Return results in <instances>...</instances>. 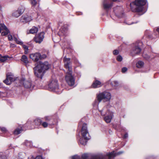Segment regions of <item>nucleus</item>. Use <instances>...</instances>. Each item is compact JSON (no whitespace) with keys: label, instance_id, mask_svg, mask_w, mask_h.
Instances as JSON below:
<instances>
[{"label":"nucleus","instance_id":"f257e3e1","mask_svg":"<svg viewBox=\"0 0 159 159\" xmlns=\"http://www.w3.org/2000/svg\"><path fill=\"white\" fill-rule=\"evenodd\" d=\"M63 61L65 67L67 70L65 76L66 81L69 85L72 86L74 84L75 81L72 75V71L70 59L65 57Z\"/></svg>","mask_w":159,"mask_h":159},{"label":"nucleus","instance_id":"f03ea898","mask_svg":"<svg viewBox=\"0 0 159 159\" xmlns=\"http://www.w3.org/2000/svg\"><path fill=\"white\" fill-rule=\"evenodd\" d=\"M50 67V65L48 62H39L34 69L35 76L38 78L42 79L45 70H48Z\"/></svg>","mask_w":159,"mask_h":159},{"label":"nucleus","instance_id":"7ed1b4c3","mask_svg":"<svg viewBox=\"0 0 159 159\" xmlns=\"http://www.w3.org/2000/svg\"><path fill=\"white\" fill-rule=\"evenodd\" d=\"M146 2V0H135L130 3V6L133 11L140 12L142 11L143 6Z\"/></svg>","mask_w":159,"mask_h":159},{"label":"nucleus","instance_id":"20e7f679","mask_svg":"<svg viewBox=\"0 0 159 159\" xmlns=\"http://www.w3.org/2000/svg\"><path fill=\"white\" fill-rule=\"evenodd\" d=\"M81 134L82 137L80 139V143L82 145H85L87 140L90 138L86 124H83L81 129Z\"/></svg>","mask_w":159,"mask_h":159},{"label":"nucleus","instance_id":"39448f33","mask_svg":"<svg viewBox=\"0 0 159 159\" xmlns=\"http://www.w3.org/2000/svg\"><path fill=\"white\" fill-rule=\"evenodd\" d=\"M97 96L99 102L102 100H103L104 102L108 101L111 98L110 93L107 92L100 93L97 95Z\"/></svg>","mask_w":159,"mask_h":159},{"label":"nucleus","instance_id":"423d86ee","mask_svg":"<svg viewBox=\"0 0 159 159\" xmlns=\"http://www.w3.org/2000/svg\"><path fill=\"white\" fill-rule=\"evenodd\" d=\"M99 111L100 112L101 115L102 116H104L106 114L108 115L104 117V119L107 123H109L110 122L113 116V113L109 111L106 112V110L105 108L103 109V110H99Z\"/></svg>","mask_w":159,"mask_h":159},{"label":"nucleus","instance_id":"0eeeda50","mask_svg":"<svg viewBox=\"0 0 159 159\" xmlns=\"http://www.w3.org/2000/svg\"><path fill=\"white\" fill-rule=\"evenodd\" d=\"M48 89L50 91H56L58 89V85L57 81L56 80H53L50 81L48 84Z\"/></svg>","mask_w":159,"mask_h":159},{"label":"nucleus","instance_id":"6e6552de","mask_svg":"<svg viewBox=\"0 0 159 159\" xmlns=\"http://www.w3.org/2000/svg\"><path fill=\"white\" fill-rule=\"evenodd\" d=\"M24 11V8L22 6L19 7L17 10L14 12L12 16L16 17H18L21 15Z\"/></svg>","mask_w":159,"mask_h":159},{"label":"nucleus","instance_id":"1a4fd4ad","mask_svg":"<svg viewBox=\"0 0 159 159\" xmlns=\"http://www.w3.org/2000/svg\"><path fill=\"white\" fill-rule=\"evenodd\" d=\"M30 58L34 61H37L41 57V55L39 53L36 52L30 55Z\"/></svg>","mask_w":159,"mask_h":159},{"label":"nucleus","instance_id":"9d476101","mask_svg":"<svg viewBox=\"0 0 159 159\" xmlns=\"http://www.w3.org/2000/svg\"><path fill=\"white\" fill-rule=\"evenodd\" d=\"M44 34L43 32H41L39 34L34 38L35 41L37 43H41L44 38Z\"/></svg>","mask_w":159,"mask_h":159},{"label":"nucleus","instance_id":"9b49d317","mask_svg":"<svg viewBox=\"0 0 159 159\" xmlns=\"http://www.w3.org/2000/svg\"><path fill=\"white\" fill-rule=\"evenodd\" d=\"M32 19L30 16H29L27 15L22 16L20 19V21L24 23H27L30 21L32 20Z\"/></svg>","mask_w":159,"mask_h":159},{"label":"nucleus","instance_id":"f8f14e48","mask_svg":"<svg viewBox=\"0 0 159 159\" xmlns=\"http://www.w3.org/2000/svg\"><path fill=\"white\" fill-rule=\"evenodd\" d=\"M0 26L1 27L2 30H5V31H3L2 33V35L3 36H5L7 34L10 32L7 27L3 24H0Z\"/></svg>","mask_w":159,"mask_h":159},{"label":"nucleus","instance_id":"ddd939ff","mask_svg":"<svg viewBox=\"0 0 159 159\" xmlns=\"http://www.w3.org/2000/svg\"><path fill=\"white\" fill-rule=\"evenodd\" d=\"M102 85V84L101 82L98 80H96L93 82L92 87L93 88H95L100 87Z\"/></svg>","mask_w":159,"mask_h":159},{"label":"nucleus","instance_id":"4468645a","mask_svg":"<svg viewBox=\"0 0 159 159\" xmlns=\"http://www.w3.org/2000/svg\"><path fill=\"white\" fill-rule=\"evenodd\" d=\"M141 51V49L138 46H136L134 47L132 51V53L134 55L135 54H138Z\"/></svg>","mask_w":159,"mask_h":159},{"label":"nucleus","instance_id":"2eb2a0df","mask_svg":"<svg viewBox=\"0 0 159 159\" xmlns=\"http://www.w3.org/2000/svg\"><path fill=\"white\" fill-rule=\"evenodd\" d=\"M113 1H116L119 0H112ZM109 0H105L103 2V6L105 9H108L112 7V4H108L107 2Z\"/></svg>","mask_w":159,"mask_h":159},{"label":"nucleus","instance_id":"dca6fc26","mask_svg":"<svg viewBox=\"0 0 159 159\" xmlns=\"http://www.w3.org/2000/svg\"><path fill=\"white\" fill-rule=\"evenodd\" d=\"M21 61L26 64H27L29 62L27 57L25 55L22 56Z\"/></svg>","mask_w":159,"mask_h":159},{"label":"nucleus","instance_id":"f3484780","mask_svg":"<svg viewBox=\"0 0 159 159\" xmlns=\"http://www.w3.org/2000/svg\"><path fill=\"white\" fill-rule=\"evenodd\" d=\"M38 30V28L35 27H33L30 30V33L34 34L36 33Z\"/></svg>","mask_w":159,"mask_h":159},{"label":"nucleus","instance_id":"a211bd4d","mask_svg":"<svg viewBox=\"0 0 159 159\" xmlns=\"http://www.w3.org/2000/svg\"><path fill=\"white\" fill-rule=\"evenodd\" d=\"M25 87L27 88H30L31 86V83L29 81H25L24 83Z\"/></svg>","mask_w":159,"mask_h":159},{"label":"nucleus","instance_id":"6ab92c4d","mask_svg":"<svg viewBox=\"0 0 159 159\" xmlns=\"http://www.w3.org/2000/svg\"><path fill=\"white\" fill-rule=\"evenodd\" d=\"M7 79H8L9 80L11 81V82L15 80V78L14 76L12 75H7Z\"/></svg>","mask_w":159,"mask_h":159},{"label":"nucleus","instance_id":"aec40b11","mask_svg":"<svg viewBox=\"0 0 159 159\" xmlns=\"http://www.w3.org/2000/svg\"><path fill=\"white\" fill-rule=\"evenodd\" d=\"M144 64V63L143 62L141 61H139L136 63V66L137 67L141 68L143 66Z\"/></svg>","mask_w":159,"mask_h":159},{"label":"nucleus","instance_id":"412c9836","mask_svg":"<svg viewBox=\"0 0 159 159\" xmlns=\"http://www.w3.org/2000/svg\"><path fill=\"white\" fill-rule=\"evenodd\" d=\"M22 130L21 128L20 129L19 128H16L14 131V133L15 135H18L22 131Z\"/></svg>","mask_w":159,"mask_h":159},{"label":"nucleus","instance_id":"4be33fe9","mask_svg":"<svg viewBox=\"0 0 159 159\" xmlns=\"http://www.w3.org/2000/svg\"><path fill=\"white\" fill-rule=\"evenodd\" d=\"M9 57L7 56H1L0 57V61L2 62H4L6 61Z\"/></svg>","mask_w":159,"mask_h":159},{"label":"nucleus","instance_id":"5701e85b","mask_svg":"<svg viewBox=\"0 0 159 159\" xmlns=\"http://www.w3.org/2000/svg\"><path fill=\"white\" fill-rule=\"evenodd\" d=\"M42 121L41 120L37 118L34 120V124L37 125H39L41 124Z\"/></svg>","mask_w":159,"mask_h":159},{"label":"nucleus","instance_id":"b1692460","mask_svg":"<svg viewBox=\"0 0 159 159\" xmlns=\"http://www.w3.org/2000/svg\"><path fill=\"white\" fill-rule=\"evenodd\" d=\"M25 144L28 147H32V144L31 142L30 141L26 140L25 142Z\"/></svg>","mask_w":159,"mask_h":159},{"label":"nucleus","instance_id":"393cba45","mask_svg":"<svg viewBox=\"0 0 159 159\" xmlns=\"http://www.w3.org/2000/svg\"><path fill=\"white\" fill-rule=\"evenodd\" d=\"M90 155L87 153L83 154L82 156V158L83 159H87L88 157H90Z\"/></svg>","mask_w":159,"mask_h":159},{"label":"nucleus","instance_id":"a878e982","mask_svg":"<svg viewBox=\"0 0 159 159\" xmlns=\"http://www.w3.org/2000/svg\"><path fill=\"white\" fill-rule=\"evenodd\" d=\"M111 84L113 87H116L118 85V83L117 81H114L111 82Z\"/></svg>","mask_w":159,"mask_h":159},{"label":"nucleus","instance_id":"bb28decb","mask_svg":"<svg viewBox=\"0 0 159 159\" xmlns=\"http://www.w3.org/2000/svg\"><path fill=\"white\" fill-rule=\"evenodd\" d=\"M22 47L25 49V54H27L28 53V47L25 45H23Z\"/></svg>","mask_w":159,"mask_h":159},{"label":"nucleus","instance_id":"cd10ccee","mask_svg":"<svg viewBox=\"0 0 159 159\" xmlns=\"http://www.w3.org/2000/svg\"><path fill=\"white\" fill-rule=\"evenodd\" d=\"M7 85H9L11 83V81L7 77L6 79L3 81Z\"/></svg>","mask_w":159,"mask_h":159},{"label":"nucleus","instance_id":"c85d7f7f","mask_svg":"<svg viewBox=\"0 0 159 159\" xmlns=\"http://www.w3.org/2000/svg\"><path fill=\"white\" fill-rule=\"evenodd\" d=\"M28 159H42V158L40 156H38L35 158L33 156H31L29 157Z\"/></svg>","mask_w":159,"mask_h":159},{"label":"nucleus","instance_id":"c756f323","mask_svg":"<svg viewBox=\"0 0 159 159\" xmlns=\"http://www.w3.org/2000/svg\"><path fill=\"white\" fill-rule=\"evenodd\" d=\"M13 39L18 44H22V43L21 42V41H20L17 38H16V37H14L13 38Z\"/></svg>","mask_w":159,"mask_h":159},{"label":"nucleus","instance_id":"7c9ffc66","mask_svg":"<svg viewBox=\"0 0 159 159\" xmlns=\"http://www.w3.org/2000/svg\"><path fill=\"white\" fill-rule=\"evenodd\" d=\"M123 60L122 57L120 55H118L116 57V60L118 61H121Z\"/></svg>","mask_w":159,"mask_h":159},{"label":"nucleus","instance_id":"2f4dec72","mask_svg":"<svg viewBox=\"0 0 159 159\" xmlns=\"http://www.w3.org/2000/svg\"><path fill=\"white\" fill-rule=\"evenodd\" d=\"M32 5L33 6H35L37 3L36 0H30Z\"/></svg>","mask_w":159,"mask_h":159},{"label":"nucleus","instance_id":"473e14b6","mask_svg":"<svg viewBox=\"0 0 159 159\" xmlns=\"http://www.w3.org/2000/svg\"><path fill=\"white\" fill-rule=\"evenodd\" d=\"M72 159H81L80 156L75 155L72 157Z\"/></svg>","mask_w":159,"mask_h":159},{"label":"nucleus","instance_id":"72a5a7b5","mask_svg":"<svg viewBox=\"0 0 159 159\" xmlns=\"http://www.w3.org/2000/svg\"><path fill=\"white\" fill-rule=\"evenodd\" d=\"M119 53V51L117 50H115L113 51V54L114 55H118Z\"/></svg>","mask_w":159,"mask_h":159},{"label":"nucleus","instance_id":"f704fd0d","mask_svg":"<svg viewBox=\"0 0 159 159\" xmlns=\"http://www.w3.org/2000/svg\"><path fill=\"white\" fill-rule=\"evenodd\" d=\"M42 125L44 127L46 128L48 126V124L46 122H43L42 123Z\"/></svg>","mask_w":159,"mask_h":159},{"label":"nucleus","instance_id":"c9c22d12","mask_svg":"<svg viewBox=\"0 0 159 159\" xmlns=\"http://www.w3.org/2000/svg\"><path fill=\"white\" fill-rule=\"evenodd\" d=\"M127 70V69L126 67H123L121 71L122 73H125Z\"/></svg>","mask_w":159,"mask_h":159},{"label":"nucleus","instance_id":"e433bc0d","mask_svg":"<svg viewBox=\"0 0 159 159\" xmlns=\"http://www.w3.org/2000/svg\"><path fill=\"white\" fill-rule=\"evenodd\" d=\"M8 39L9 40H11L13 39V38L12 36L11 35L9 34L8 35Z\"/></svg>","mask_w":159,"mask_h":159},{"label":"nucleus","instance_id":"4c0bfd02","mask_svg":"<svg viewBox=\"0 0 159 159\" xmlns=\"http://www.w3.org/2000/svg\"><path fill=\"white\" fill-rule=\"evenodd\" d=\"M1 130L3 132H5L7 131L6 129L4 127H2L1 128Z\"/></svg>","mask_w":159,"mask_h":159},{"label":"nucleus","instance_id":"58836bf2","mask_svg":"<svg viewBox=\"0 0 159 159\" xmlns=\"http://www.w3.org/2000/svg\"><path fill=\"white\" fill-rule=\"evenodd\" d=\"M46 55H45V54H43L42 56H41V58L40 59H42V58H43V59L45 58H46Z\"/></svg>","mask_w":159,"mask_h":159},{"label":"nucleus","instance_id":"ea45409f","mask_svg":"<svg viewBox=\"0 0 159 159\" xmlns=\"http://www.w3.org/2000/svg\"><path fill=\"white\" fill-rule=\"evenodd\" d=\"M1 159H7V157L5 156H1Z\"/></svg>","mask_w":159,"mask_h":159},{"label":"nucleus","instance_id":"a19ab883","mask_svg":"<svg viewBox=\"0 0 159 159\" xmlns=\"http://www.w3.org/2000/svg\"><path fill=\"white\" fill-rule=\"evenodd\" d=\"M45 119L47 121H48L50 120V118L46 116L44 117Z\"/></svg>","mask_w":159,"mask_h":159},{"label":"nucleus","instance_id":"79ce46f5","mask_svg":"<svg viewBox=\"0 0 159 159\" xmlns=\"http://www.w3.org/2000/svg\"><path fill=\"white\" fill-rule=\"evenodd\" d=\"M128 137V134H126L124 135V137L125 138H126Z\"/></svg>","mask_w":159,"mask_h":159},{"label":"nucleus","instance_id":"37998d69","mask_svg":"<svg viewBox=\"0 0 159 159\" xmlns=\"http://www.w3.org/2000/svg\"><path fill=\"white\" fill-rule=\"evenodd\" d=\"M157 31L159 33V28H158L157 29Z\"/></svg>","mask_w":159,"mask_h":159},{"label":"nucleus","instance_id":"c03bdc74","mask_svg":"<svg viewBox=\"0 0 159 159\" xmlns=\"http://www.w3.org/2000/svg\"><path fill=\"white\" fill-rule=\"evenodd\" d=\"M1 27L0 26V33L1 32V31L2 30V29H1Z\"/></svg>","mask_w":159,"mask_h":159},{"label":"nucleus","instance_id":"a18cd8bd","mask_svg":"<svg viewBox=\"0 0 159 159\" xmlns=\"http://www.w3.org/2000/svg\"><path fill=\"white\" fill-rule=\"evenodd\" d=\"M81 121L82 120H81V121L80 122V125H81L82 123V122L81 123Z\"/></svg>","mask_w":159,"mask_h":159}]
</instances>
